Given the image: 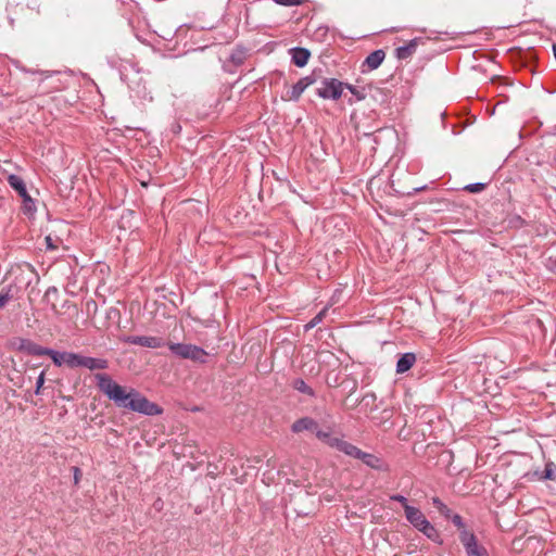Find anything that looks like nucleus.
I'll return each instance as SVG.
<instances>
[{
    "label": "nucleus",
    "instance_id": "obj_22",
    "mask_svg": "<svg viewBox=\"0 0 556 556\" xmlns=\"http://www.w3.org/2000/svg\"><path fill=\"white\" fill-rule=\"evenodd\" d=\"M293 388L296 391H299L301 393H304V394H307L309 396H314L315 395L314 390L308 384H306V382L303 379H295L293 381Z\"/></svg>",
    "mask_w": 556,
    "mask_h": 556
},
{
    "label": "nucleus",
    "instance_id": "obj_25",
    "mask_svg": "<svg viewBox=\"0 0 556 556\" xmlns=\"http://www.w3.org/2000/svg\"><path fill=\"white\" fill-rule=\"evenodd\" d=\"M432 504L443 517L450 518L451 509L439 497H433Z\"/></svg>",
    "mask_w": 556,
    "mask_h": 556
},
{
    "label": "nucleus",
    "instance_id": "obj_24",
    "mask_svg": "<svg viewBox=\"0 0 556 556\" xmlns=\"http://www.w3.org/2000/svg\"><path fill=\"white\" fill-rule=\"evenodd\" d=\"M448 519H451L453 525L458 529V531H459V540H462L464 531H469L466 528V526H465V523L463 521V518L458 514H452L451 513V516H450Z\"/></svg>",
    "mask_w": 556,
    "mask_h": 556
},
{
    "label": "nucleus",
    "instance_id": "obj_1",
    "mask_svg": "<svg viewBox=\"0 0 556 556\" xmlns=\"http://www.w3.org/2000/svg\"><path fill=\"white\" fill-rule=\"evenodd\" d=\"M99 390L116 406L148 416L160 415L162 409L141 395L137 390L119 386L108 374L98 372L94 375Z\"/></svg>",
    "mask_w": 556,
    "mask_h": 556
},
{
    "label": "nucleus",
    "instance_id": "obj_20",
    "mask_svg": "<svg viewBox=\"0 0 556 556\" xmlns=\"http://www.w3.org/2000/svg\"><path fill=\"white\" fill-rule=\"evenodd\" d=\"M65 357H66L65 366H67L68 368L83 367L84 355L77 354V353H73V352H67Z\"/></svg>",
    "mask_w": 556,
    "mask_h": 556
},
{
    "label": "nucleus",
    "instance_id": "obj_28",
    "mask_svg": "<svg viewBox=\"0 0 556 556\" xmlns=\"http://www.w3.org/2000/svg\"><path fill=\"white\" fill-rule=\"evenodd\" d=\"M315 434H316V438L319 441H321L323 443L327 444L333 433L331 431H324V430L317 429Z\"/></svg>",
    "mask_w": 556,
    "mask_h": 556
},
{
    "label": "nucleus",
    "instance_id": "obj_15",
    "mask_svg": "<svg viewBox=\"0 0 556 556\" xmlns=\"http://www.w3.org/2000/svg\"><path fill=\"white\" fill-rule=\"evenodd\" d=\"M83 367L90 370L106 369L109 367V362L104 358L84 356Z\"/></svg>",
    "mask_w": 556,
    "mask_h": 556
},
{
    "label": "nucleus",
    "instance_id": "obj_7",
    "mask_svg": "<svg viewBox=\"0 0 556 556\" xmlns=\"http://www.w3.org/2000/svg\"><path fill=\"white\" fill-rule=\"evenodd\" d=\"M460 542L467 556H489L486 548L478 543L472 531H464Z\"/></svg>",
    "mask_w": 556,
    "mask_h": 556
},
{
    "label": "nucleus",
    "instance_id": "obj_13",
    "mask_svg": "<svg viewBox=\"0 0 556 556\" xmlns=\"http://www.w3.org/2000/svg\"><path fill=\"white\" fill-rule=\"evenodd\" d=\"M292 62L299 66L303 67L307 64L309 59V51L304 48H293L291 49Z\"/></svg>",
    "mask_w": 556,
    "mask_h": 556
},
{
    "label": "nucleus",
    "instance_id": "obj_6",
    "mask_svg": "<svg viewBox=\"0 0 556 556\" xmlns=\"http://www.w3.org/2000/svg\"><path fill=\"white\" fill-rule=\"evenodd\" d=\"M344 84L336 78L325 79L317 89V94L323 99L338 100L343 92Z\"/></svg>",
    "mask_w": 556,
    "mask_h": 556
},
{
    "label": "nucleus",
    "instance_id": "obj_38",
    "mask_svg": "<svg viewBox=\"0 0 556 556\" xmlns=\"http://www.w3.org/2000/svg\"><path fill=\"white\" fill-rule=\"evenodd\" d=\"M553 52H554V56L556 59V45H553Z\"/></svg>",
    "mask_w": 556,
    "mask_h": 556
},
{
    "label": "nucleus",
    "instance_id": "obj_31",
    "mask_svg": "<svg viewBox=\"0 0 556 556\" xmlns=\"http://www.w3.org/2000/svg\"><path fill=\"white\" fill-rule=\"evenodd\" d=\"M391 501H395V502H399L403 505V508H404V511L406 513V507H412L408 502H407V498L403 495H400V494H394L392 495L391 497Z\"/></svg>",
    "mask_w": 556,
    "mask_h": 556
},
{
    "label": "nucleus",
    "instance_id": "obj_11",
    "mask_svg": "<svg viewBox=\"0 0 556 556\" xmlns=\"http://www.w3.org/2000/svg\"><path fill=\"white\" fill-rule=\"evenodd\" d=\"M18 349L34 356H45L48 350L28 339H20Z\"/></svg>",
    "mask_w": 556,
    "mask_h": 556
},
{
    "label": "nucleus",
    "instance_id": "obj_12",
    "mask_svg": "<svg viewBox=\"0 0 556 556\" xmlns=\"http://www.w3.org/2000/svg\"><path fill=\"white\" fill-rule=\"evenodd\" d=\"M415 362H416V356L414 353L403 354L396 363V372L404 374V372L408 371L413 367Z\"/></svg>",
    "mask_w": 556,
    "mask_h": 556
},
{
    "label": "nucleus",
    "instance_id": "obj_30",
    "mask_svg": "<svg viewBox=\"0 0 556 556\" xmlns=\"http://www.w3.org/2000/svg\"><path fill=\"white\" fill-rule=\"evenodd\" d=\"M484 187H485L484 184L476 182V184H470V185L466 186L465 190L472 192V193H477V192L482 191L484 189Z\"/></svg>",
    "mask_w": 556,
    "mask_h": 556
},
{
    "label": "nucleus",
    "instance_id": "obj_21",
    "mask_svg": "<svg viewBox=\"0 0 556 556\" xmlns=\"http://www.w3.org/2000/svg\"><path fill=\"white\" fill-rule=\"evenodd\" d=\"M416 46H417L416 40H412L408 45L399 47L396 49V56L399 59H407L408 56H410L414 53Z\"/></svg>",
    "mask_w": 556,
    "mask_h": 556
},
{
    "label": "nucleus",
    "instance_id": "obj_17",
    "mask_svg": "<svg viewBox=\"0 0 556 556\" xmlns=\"http://www.w3.org/2000/svg\"><path fill=\"white\" fill-rule=\"evenodd\" d=\"M539 480H555L556 479V464L552 460L546 462L543 472H534Z\"/></svg>",
    "mask_w": 556,
    "mask_h": 556
},
{
    "label": "nucleus",
    "instance_id": "obj_9",
    "mask_svg": "<svg viewBox=\"0 0 556 556\" xmlns=\"http://www.w3.org/2000/svg\"><path fill=\"white\" fill-rule=\"evenodd\" d=\"M127 342L150 349H159L164 345V341L161 338L150 336H132L127 339Z\"/></svg>",
    "mask_w": 556,
    "mask_h": 556
},
{
    "label": "nucleus",
    "instance_id": "obj_2",
    "mask_svg": "<svg viewBox=\"0 0 556 556\" xmlns=\"http://www.w3.org/2000/svg\"><path fill=\"white\" fill-rule=\"evenodd\" d=\"M407 521L425 536L434 543L442 544L441 535L435 527L426 518L417 507H406Z\"/></svg>",
    "mask_w": 556,
    "mask_h": 556
},
{
    "label": "nucleus",
    "instance_id": "obj_23",
    "mask_svg": "<svg viewBox=\"0 0 556 556\" xmlns=\"http://www.w3.org/2000/svg\"><path fill=\"white\" fill-rule=\"evenodd\" d=\"M245 56L247 51L243 48H238L230 54V61L235 65H241L244 62Z\"/></svg>",
    "mask_w": 556,
    "mask_h": 556
},
{
    "label": "nucleus",
    "instance_id": "obj_10",
    "mask_svg": "<svg viewBox=\"0 0 556 556\" xmlns=\"http://www.w3.org/2000/svg\"><path fill=\"white\" fill-rule=\"evenodd\" d=\"M317 429H318L317 421L311 417H302V418L298 419L296 421H294L291 426V431L293 433H300L303 431L316 432Z\"/></svg>",
    "mask_w": 556,
    "mask_h": 556
},
{
    "label": "nucleus",
    "instance_id": "obj_5",
    "mask_svg": "<svg viewBox=\"0 0 556 556\" xmlns=\"http://www.w3.org/2000/svg\"><path fill=\"white\" fill-rule=\"evenodd\" d=\"M327 445L354 458L371 457V454L362 452L355 445L344 441L342 438L334 434H332Z\"/></svg>",
    "mask_w": 556,
    "mask_h": 556
},
{
    "label": "nucleus",
    "instance_id": "obj_35",
    "mask_svg": "<svg viewBox=\"0 0 556 556\" xmlns=\"http://www.w3.org/2000/svg\"><path fill=\"white\" fill-rule=\"evenodd\" d=\"M80 479V470L77 467H74V482L77 484Z\"/></svg>",
    "mask_w": 556,
    "mask_h": 556
},
{
    "label": "nucleus",
    "instance_id": "obj_32",
    "mask_svg": "<svg viewBox=\"0 0 556 556\" xmlns=\"http://www.w3.org/2000/svg\"><path fill=\"white\" fill-rule=\"evenodd\" d=\"M43 383H45V371H41L36 381V390H35L36 394L40 393V390H41Z\"/></svg>",
    "mask_w": 556,
    "mask_h": 556
},
{
    "label": "nucleus",
    "instance_id": "obj_27",
    "mask_svg": "<svg viewBox=\"0 0 556 556\" xmlns=\"http://www.w3.org/2000/svg\"><path fill=\"white\" fill-rule=\"evenodd\" d=\"M23 210L27 213H33L36 210L35 202L29 194L26 198H23Z\"/></svg>",
    "mask_w": 556,
    "mask_h": 556
},
{
    "label": "nucleus",
    "instance_id": "obj_26",
    "mask_svg": "<svg viewBox=\"0 0 556 556\" xmlns=\"http://www.w3.org/2000/svg\"><path fill=\"white\" fill-rule=\"evenodd\" d=\"M327 312L328 307L326 306L308 324L305 325V329H312L316 327L318 324H320L324 320Z\"/></svg>",
    "mask_w": 556,
    "mask_h": 556
},
{
    "label": "nucleus",
    "instance_id": "obj_8",
    "mask_svg": "<svg viewBox=\"0 0 556 556\" xmlns=\"http://www.w3.org/2000/svg\"><path fill=\"white\" fill-rule=\"evenodd\" d=\"M315 83V77L313 75H308L302 77L296 84H294L290 89L286 91L282 96V100L285 101H298L302 93L308 88L311 85Z\"/></svg>",
    "mask_w": 556,
    "mask_h": 556
},
{
    "label": "nucleus",
    "instance_id": "obj_36",
    "mask_svg": "<svg viewBox=\"0 0 556 556\" xmlns=\"http://www.w3.org/2000/svg\"><path fill=\"white\" fill-rule=\"evenodd\" d=\"M375 399H376V397H375V395H374V394H367V395H365V396L363 397V400H362V401H363V402H366V401L370 400L371 402H374V401H375Z\"/></svg>",
    "mask_w": 556,
    "mask_h": 556
},
{
    "label": "nucleus",
    "instance_id": "obj_40",
    "mask_svg": "<svg viewBox=\"0 0 556 556\" xmlns=\"http://www.w3.org/2000/svg\"><path fill=\"white\" fill-rule=\"evenodd\" d=\"M394 556H397V555H394Z\"/></svg>",
    "mask_w": 556,
    "mask_h": 556
},
{
    "label": "nucleus",
    "instance_id": "obj_19",
    "mask_svg": "<svg viewBox=\"0 0 556 556\" xmlns=\"http://www.w3.org/2000/svg\"><path fill=\"white\" fill-rule=\"evenodd\" d=\"M66 354H67V352H58L55 350L48 348L45 356L51 357L53 364L58 367H61V366H65V361H66L65 355Z\"/></svg>",
    "mask_w": 556,
    "mask_h": 556
},
{
    "label": "nucleus",
    "instance_id": "obj_29",
    "mask_svg": "<svg viewBox=\"0 0 556 556\" xmlns=\"http://www.w3.org/2000/svg\"><path fill=\"white\" fill-rule=\"evenodd\" d=\"M304 0H274L275 3L283 7H298L303 3Z\"/></svg>",
    "mask_w": 556,
    "mask_h": 556
},
{
    "label": "nucleus",
    "instance_id": "obj_16",
    "mask_svg": "<svg viewBox=\"0 0 556 556\" xmlns=\"http://www.w3.org/2000/svg\"><path fill=\"white\" fill-rule=\"evenodd\" d=\"M384 52L382 50H376L374 52H371L365 60V64L370 68V70H376L380 66V64L383 62L384 60Z\"/></svg>",
    "mask_w": 556,
    "mask_h": 556
},
{
    "label": "nucleus",
    "instance_id": "obj_37",
    "mask_svg": "<svg viewBox=\"0 0 556 556\" xmlns=\"http://www.w3.org/2000/svg\"><path fill=\"white\" fill-rule=\"evenodd\" d=\"M365 464L367 465H370L372 466V463L371 460L374 459V456L371 455V457H365V458H361Z\"/></svg>",
    "mask_w": 556,
    "mask_h": 556
},
{
    "label": "nucleus",
    "instance_id": "obj_39",
    "mask_svg": "<svg viewBox=\"0 0 556 556\" xmlns=\"http://www.w3.org/2000/svg\"><path fill=\"white\" fill-rule=\"evenodd\" d=\"M555 268H556V260H555Z\"/></svg>",
    "mask_w": 556,
    "mask_h": 556
},
{
    "label": "nucleus",
    "instance_id": "obj_4",
    "mask_svg": "<svg viewBox=\"0 0 556 556\" xmlns=\"http://www.w3.org/2000/svg\"><path fill=\"white\" fill-rule=\"evenodd\" d=\"M168 349L173 354L185 359L205 363L207 353L200 346L186 343H168Z\"/></svg>",
    "mask_w": 556,
    "mask_h": 556
},
{
    "label": "nucleus",
    "instance_id": "obj_14",
    "mask_svg": "<svg viewBox=\"0 0 556 556\" xmlns=\"http://www.w3.org/2000/svg\"><path fill=\"white\" fill-rule=\"evenodd\" d=\"M8 182L10 187L14 189L22 199L28 195L26 185L20 176L14 174L9 175Z\"/></svg>",
    "mask_w": 556,
    "mask_h": 556
},
{
    "label": "nucleus",
    "instance_id": "obj_3",
    "mask_svg": "<svg viewBox=\"0 0 556 556\" xmlns=\"http://www.w3.org/2000/svg\"><path fill=\"white\" fill-rule=\"evenodd\" d=\"M129 67L130 71L126 65L122 66L121 78L128 84L134 97L144 102H151L153 100L151 91L147 88L146 84L141 83V77L136 79L139 71L132 64H129Z\"/></svg>",
    "mask_w": 556,
    "mask_h": 556
},
{
    "label": "nucleus",
    "instance_id": "obj_34",
    "mask_svg": "<svg viewBox=\"0 0 556 556\" xmlns=\"http://www.w3.org/2000/svg\"><path fill=\"white\" fill-rule=\"evenodd\" d=\"M344 87L348 88L353 94H355L358 99H363V96L356 90V88L352 85L344 84Z\"/></svg>",
    "mask_w": 556,
    "mask_h": 556
},
{
    "label": "nucleus",
    "instance_id": "obj_33",
    "mask_svg": "<svg viewBox=\"0 0 556 556\" xmlns=\"http://www.w3.org/2000/svg\"><path fill=\"white\" fill-rule=\"evenodd\" d=\"M45 241H46L47 250H56L58 249V244L53 241V239L50 236H47Z\"/></svg>",
    "mask_w": 556,
    "mask_h": 556
},
{
    "label": "nucleus",
    "instance_id": "obj_18",
    "mask_svg": "<svg viewBox=\"0 0 556 556\" xmlns=\"http://www.w3.org/2000/svg\"><path fill=\"white\" fill-rule=\"evenodd\" d=\"M15 287L12 285L5 286L0 290V309L3 308L13 298Z\"/></svg>",
    "mask_w": 556,
    "mask_h": 556
}]
</instances>
